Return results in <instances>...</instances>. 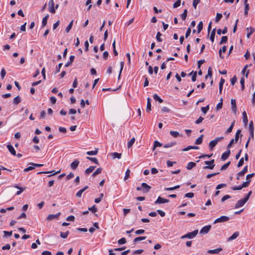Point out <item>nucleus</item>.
Segmentation results:
<instances>
[{"label": "nucleus", "instance_id": "nucleus-62", "mask_svg": "<svg viewBox=\"0 0 255 255\" xmlns=\"http://www.w3.org/2000/svg\"><path fill=\"white\" fill-rule=\"evenodd\" d=\"M200 2V0H193V6L195 9H196L197 5Z\"/></svg>", "mask_w": 255, "mask_h": 255}, {"label": "nucleus", "instance_id": "nucleus-18", "mask_svg": "<svg viewBox=\"0 0 255 255\" xmlns=\"http://www.w3.org/2000/svg\"><path fill=\"white\" fill-rule=\"evenodd\" d=\"M247 183H243L241 185H239L238 186H233L232 187V189L233 190H240L243 189V188H246Z\"/></svg>", "mask_w": 255, "mask_h": 255}, {"label": "nucleus", "instance_id": "nucleus-37", "mask_svg": "<svg viewBox=\"0 0 255 255\" xmlns=\"http://www.w3.org/2000/svg\"><path fill=\"white\" fill-rule=\"evenodd\" d=\"M69 233H70L68 231H67L66 232H61L60 233V237L63 239H66L67 238Z\"/></svg>", "mask_w": 255, "mask_h": 255}, {"label": "nucleus", "instance_id": "nucleus-23", "mask_svg": "<svg viewBox=\"0 0 255 255\" xmlns=\"http://www.w3.org/2000/svg\"><path fill=\"white\" fill-rule=\"evenodd\" d=\"M74 58H75V56L74 55L70 56L69 61H68V62H67L65 64V67H67L69 66H70L74 61Z\"/></svg>", "mask_w": 255, "mask_h": 255}, {"label": "nucleus", "instance_id": "nucleus-20", "mask_svg": "<svg viewBox=\"0 0 255 255\" xmlns=\"http://www.w3.org/2000/svg\"><path fill=\"white\" fill-rule=\"evenodd\" d=\"M239 233L238 232L234 233L228 239V241H231L236 239L239 236Z\"/></svg>", "mask_w": 255, "mask_h": 255}, {"label": "nucleus", "instance_id": "nucleus-44", "mask_svg": "<svg viewBox=\"0 0 255 255\" xmlns=\"http://www.w3.org/2000/svg\"><path fill=\"white\" fill-rule=\"evenodd\" d=\"M235 122L234 121L232 123L231 126H230V127L228 128V129L226 131V133H230L231 132H232V130H233V127L234 126V125H235Z\"/></svg>", "mask_w": 255, "mask_h": 255}, {"label": "nucleus", "instance_id": "nucleus-39", "mask_svg": "<svg viewBox=\"0 0 255 255\" xmlns=\"http://www.w3.org/2000/svg\"><path fill=\"white\" fill-rule=\"evenodd\" d=\"M203 137V135L202 134L200 135V137H199L197 139H196V140L195 141V144H200L202 142Z\"/></svg>", "mask_w": 255, "mask_h": 255}, {"label": "nucleus", "instance_id": "nucleus-14", "mask_svg": "<svg viewBox=\"0 0 255 255\" xmlns=\"http://www.w3.org/2000/svg\"><path fill=\"white\" fill-rule=\"evenodd\" d=\"M79 163H80L78 159H75L74 161H73L71 163V165H70L71 168L73 170L76 169L77 168L78 165L79 164Z\"/></svg>", "mask_w": 255, "mask_h": 255}, {"label": "nucleus", "instance_id": "nucleus-38", "mask_svg": "<svg viewBox=\"0 0 255 255\" xmlns=\"http://www.w3.org/2000/svg\"><path fill=\"white\" fill-rule=\"evenodd\" d=\"M102 171V168H97L96 169V170L93 173L92 176L93 177H95L97 175L100 174L101 173Z\"/></svg>", "mask_w": 255, "mask_h": 255}, {"label": "nucleus", "instance_id": "nucleus-12", "mask_svg": "<svg viewBox=\"0 0 255 255\" xmlns=\"http://www.w3.org/2000/svg\"><path fill=\"white\" fill-rule=\"evenodd\" d=\"M231 154V151L230 150V148L228 149V150L224 152L222 156H221V159L222 160L224 161L226 160L228 157H229L230 155Z\"/></svg>", "mask_w": 255, "mask_h": 255}, {"label": "nucleus", "instance_id": "nucleus-9", "mask_svg": "<svg viewBox=\"0 0 255 255\" xmlns=\"http://www.w3.org/2000/svg\"><path fill=\"white\" fill-rule=\"evenodd\" d=\"M169 201L168 199H166L161 197H158L157 199L155 201V204H163L165 203H168Z\"/></svg>", "mask_w": 255, "mask_h": 255}, {"label": "nucleus", "instance_id": "nucleus-5", "mask_svg": "<svg viewBox=\"0 0 255 255\" xmlns=\"http://www.w3.org/2000/svg\"><path fill=\"white\" fill-rule=\"evenodd\" d=\"M205 163L206 165H208L207 166H205L203 167L204 169H213L215 166L214 164V159H212L210 161H205Z\"/></svg>", "mask_w": 255, "mask_h": 255}, {"label": "nucleus", "instance_id": "nucleus-40", "mask_svg": "<svg viewBox=\"0 0 255 255\" xmlns=\"http://www.w3.org/2000/svg\"><path fill=\"white\" fill-rule=\"evenodd\" d=\"M176 144V142H171L165 144L164 145V148L171 147L175 145Z\"/></svg>", "mask_w": 255, "mask_h": 255}, {"label": "nucleus", "instance_id": "nucleus-45", "mask_svg": "<svg viewBox=\"0 0 255 255\" xmlns=\"http://www.w3.org/2000/svg\"><path fill=\"white\" fill-rule=\"evenodd\" d=\"M161 146L162 144L161 143L157 140H155L154 143V146L153 147L152 150H154L156 147H159Z\"/></svg>", "mask_w": 255, "mask_h": 255}, {"label": "nucleus", "instance_id": "nucleus-22", "mask_svg": "<svg viewBox=\"0 0 255 255\" xmlns=\"http://www.w3.org/2000/svg\"><path fill=\"white\" fill-rule=\"evenodd\" d=\"M96 166H91L88 168L86 169L85 173L86 174H89L90 173H92L95 169Z\"/></svg>", "mask_w": 255, "mask_h": 255}, {"label": "nucleus", "instance_id": "nucleus-2", "mask_svg": "<svg viewBox=\"0 0 255 255\" xmlns=\"http://www.w3.org/2000/svg\"><path fill=\"white\" fill-rule=\"evenodd\" d=\"M198 233V230H194L192 232L188 233L187 234H185V235L182 236L181 237V239H185V238L193 239L197 235Z\"/></svg>", "mask_w": 255, "mask_h": 255}, {"label": "nucleus", "instance_id": "nucleus-15", "mask_svg": "<svg viewBox=\"0 0 255 255\" xmlns=\"http://www.w3.org/2000/svg\"><path fill=\"white\" fill-rule=\"evenodd\" d=\"M222 251L221 248H219L214 250H210L207 251V253L211 254H217Z\"/></svg>", "mask_w": 255, "mask_h": 255}, {"label": "nucleus", "instance_id": "nucleus-1", "mask_svg": "<svg viewBox=\"0 0 255 255\" xmlns=\"http://www.w3.org/2000/svg\"><path fill=\"white\" fill-rule=\"evenodd\" d=\"M241 129H238L237 130V131L236 132V135H235V139H232L230 143L228 144V145H227V148L229 149L230 148L232 144L234 143H236L237 142L238 140H239V136H240V135L241 134Z\"/></svg>", "mask_w": 255, "mask_h": 255}, {"label": "nucleus", "instance_id": "nucleus-8", "mask_svg": "<svg viewBox=\"0 0 255 255\" xmlns=\"http://www.w3.org/2000/svg\"><path fill=\"white\" fill-rule=\"evenodd\" d=\"M141 187L142 188V191L144 193H147L151 189V187L145 183H142L141 184Z\"/></svg>", "mask_w": 255, "mask_h": 255}, {"label": "nucleus", "instance_id": "nucleus-31", "mask_svg": "<svg viewBox=\"0 0 255 255\" xmlns=\"http://www.w3.org/2000/svg\"><path fill=\"white\" fill-rule=\"evenodd\" d=\"M227 49V47L226 46H224L222 49H220L219 51V56L221 58L223 59L224 56L222 55V52H225Z\"/></svg>", "mask_w": 255, "mask_h": 255}, {"label": "nucleus", "instance_id": "nucleus-51", "mask_svg": "<svg viewBox=\"0 0 255 255\" xmlns=\"http://www.w3.org/2000/svg\"><path fill=\"white\" fill-rule=\"evenodd\" d=\"M198 33H200L203 29V23L202 21H200L197 26Z\"/></svg>", "mask_w": 255, "mask_h": 255}, {"label": "nucleus", "instance_id": "nucleus-10", "mask_svg": "<svg viewBox=\"0 0 255 255\" xmlns=\"http://www.w3.org/2000/svg\"><path fill=\"white\" fill-rule=\"evenodd\" d=\"M246 202H247L245 201L244 199H243L238 201L237 203L235 204V208L237 209V208L242 207V206H243L245 205V204Z\"/></svg>", "mask_w": 255, "mask_h": 255}, {"label": "nucleus", "instance_id": "nucleus-28", "mask_svg": "<svg viewBox=\"0 0 255 255\" xmlns=\"http://www.w3.org/2000/svg\"><path fill=\"white\" fill-rule=\"evenodd\" d=\"M191 149H198L199 147L197 146H188L186 148H183L182 151H186Z\"/></svg>", "mask_w": 255, "mask_h": 255}, {"label": "nucleus", "instance_id": "nucleus-21", "mask_svg": "<svg viewBox=\"0 0 255 255\" xmlns=\"http://www.w3.org/2000/svg\"><path fill=\"white\" fill-rule=\"evenodd\" d=\"M151 99L150 98H148L147 99V106H146V111L147 112H149L151 110Z\"/></svg>", "mask_w": 255, "mask_h": 255}, {"label": "nucleus", "instance_id": "nucleus-36", "mask_svg": "<svg viewBox=\"0 0 255 255\" xmlns=\"http://www.w3.org/2000/svg\"><path fill=\"white\" fill-rule=\"evenodd\" d=\"M135 138L132 137L128 143V147L129 148L131 147L135 142Z\"/></svg>", "mask_w": 255, "mask_h": 255}, {"label": "nucleus", "instance_id": "nucleus-43", "mask_svg": "<svg viewBox=\"0 0 255 255\" xmlns=\"http://www.w3.org/2000/svg\"><path fill=\"white\" fill-rule=\"evenodd\" d=\"M87 159L93 161L96 164L99 165V164L98 159L96 157H87Z\"/></svg>", "mask_w": 255, "mask_h": 255}, {"label": "nucleus", "instance_id": "nucleus-27", "mask_svg": "<svg viewBox=\"0 0 255 255\" xmlns=\"http://www.w3.org/2000/svg\"><path fill=\"white\" fill-rule=\"evenodd\" d=\"M228 31V28L227 27H225L223 30H222L221 29H218L217 31V33L218 35H221V33L225 34H226Z\"/></svg>", "mask_w": 255, "mask_h": 255}, {"label": "nucleus", "instance_id": "nucleus-56", "mask_svg": "<svg viewBox=\"0 0 255 255\" xmlns=\"http://www.w3.org/2000/svg\"><path fill=\"white\" fill-rule=\"evenodd\" d=\"M162 35L161 33L160 32H158L157 33L156 36V39L157 41L158 42H161L162 39L160 38L161 36Z\"/></svg>", "mask_w": 255, "mask_h": 255}, {"label": "nucleus", "instance_id": "nucleus-17", "mask_svg": "<svg viewBox=\"0 0 255 255\" xmlns=\"http://www.w3.org/2000/svg\"><path fill=\"white\" fill-rule=\"evenodd\" d=\"M7 148L8 149L9 151L10 152V153L13 155H16V151L14 149V147L11 144H8L7 145Z\"/></svg>", "mask_w": 255, "mask_h": 255}, {"label": "nucleus", "instance_id": "nucleus-50", "mask_svg": "<svg viewBox=\"0 0 255 255\" xmlns=\"http://www.w3.org/2000/svg\"><path fill=\"white\" fill-rule=\"evenodd\" d=\"M228 40V37L227 36H223L221 38V40L220 42V44H222L223 43H226Z\"/></svg>", "mask_w": 255, "mask_h": 255}, {"label": "nucleus", "instance_id": "nucleus-58", "mask_svg": "<svg viewBox=\"0 0 255 255\" xmlns=\"http://www.w3.org/2000/svg\"><path fill=\"white\" fill-rule=\"evenodd\" d=\"M181 4V0H177L173 5V8H175L179 7Z\"/></svg>", "mask_w": 255, "mask_h": 255}, {"label": "nucleus", "instance_id": "nucleus-61", "mask_svg": "<svg viewBox=\"0 0 255 255\" xmlns=\"http://www.w3.org/2000/svg\"><path fill=\"white\" fill-rule=\"evenodd\" d=\"M244 157H242L240 159V160H239L238 163V167H241L243 164H244Z\"/></svg>", "mask_w": 255, "mask_h": 255}, {"label": "nucleus", "instance_id": "nucleus-47", "mask_svg": "<svg viewBox=\"0 0 255 255\" xmlns=\"http://www.w3.org/2000/svg\"><path fill=\"white\" fill-rule=\"evenodd\" d=\"M130 170L129 169H128L126 172L125 176L124 177V180L125 181L129 178V177L130 176Z\"/></svg>", "mask_w": 255, "mask_h": 255}, {"label": "nucleus", "instance_id": "nucleus-57", "mask_svg": "<svg viewBox=\"0 0 255 255\" xmlns=\"http://www.w3.org/2000/svg\"><path fill=\"white\" fill-rule=\"evenodd\" d=\"M127 241H126V238H121V239H120L118 241V243L119 244V245H123V244H125L126 243Z\"/></svg>", "mask_w": 255, "mask_h": 255}, {"label": "nucleus", "instance_id": "nucleus-35", "mask_svg": "<svg viewBox=\"0 0 255 255\" xmlns=\"http://www.w3.org/2000/svg\"><path fill=\"white\" fill-rule=\"evenodd\" d=\"M21 102V98L19 96L15 97L13 99V103L15 105H18L19 103Z\"/></svg>", "mask_w": 255, "mask_h": 255}, {"label": "nucleus", "instance_id": "nucleus-46", "mask_svg": "<svg viewBox=\"0 0 255 255\" xmlns=\"http://www.w3.org/2000/svg\"><path fill=\"white\" fill-rule=\"evenodd\" d=\"M146 238V237H145V236H143V237H137V238H135L134 239V242H139V241H142V240H145Z\"/></svg>", "mask_w": 255, "mask_h": 255}, {"label": "nucleus", "instance_id": "nucleus-7", "mask_svg": "<svg viewBox=\"0 0 255 255\" xmlns=\"http://www.w3.org/2000/svg\"><path fill=\"white\" fill-rule=\"evenodd\" d=\"M48 5L49 7V11L52 13H55V9L54 8V0H49Z\"/></svg>", "mask_w": 255, "mask_h": 255}, {"label": "nucleus", "instance_id": "nucleus-26", "mask_svg": "<svg viewBox=\"0 0 255 255\" xmlns=\"http://www.w3.org/2000/svg\"><path fill=\"white\" fill-rule=\"evenodd\" d=\"M48 17H49V15L47 14L45 16H44L43 18L42 21V27H44V26H46L47 22V20H48Z\"/></svg>", "mask_w": 255, "mask_h": 255}, {"label": "nucleus", "instance_id": "nucleus-6", "mask_svg": "<svg viewBox=\"0 0 255 255\" xmlns=\"http://www.w3.org/2000/svg\"><path fill=\"white\" fill-rule=\"evenodd\" d=\"M211 228V225H207L203 227L200 231V233L201 234H207Z\"/></svg>", "mask_w": 255, "mask_h": 255}, {"label": "nucleus", "instance_id": "nucleus-25", "mask_svg": "<svg viewBox=\"0 0 255 255\" xmlns=\"http://www.w3.org/2000/svg\"><path fill=\"white\" fill-rule=\"evenodd\" d=\"M110 155H111L113 157V159H115L116 158L120 159L121 158L122 154L117 152H113L111 153Z\"/></svg>", "mask_w": 255, "mask_h": 255}, {"label": "nucleus", "instance_id": "nucleus-29", "mask_svg": "<svg viewBox=\"0 0 255 255\" xmlns=\"http://www.w3.org/2000/svg\"><path fill=\"white\" fill-rule=\"evenodd\" d=\"M196 165V163L193 162H190L188 163L186 168L188 170H191L192 168H193L194 167H195Z\"/></svg>", "mask_w": 255, "mask_h": 255}, {"label": "nucleus", "instance_id": "nucleus-4", "mask_svg": "<svg viewBox=\"0 0 255 255\" xmlns=\"http://www.w3.org/2000/svg\"><path fill=\"white\" fill-rule=\"evenodd\" d=\"M230 218L228 216H222L220 217L217 218L214 221V224H217L218 223H224L227 222L229 220Z\"/></svg>", "mask_w": 255, "mask_h": 255}, {"label": "nucleus", "instance_id": "nucleus-59", "mask_svg": "<svg viewBox=\"0 0 255 255\" xmlns=\"http://www.w3.org/2000/svg\"><path fill=\"white\" fill-rule=\"evenodd\" d=\"M222 106H223V99H221L220 102H219L217 105V107H216L217 110L221 109L222 108Z\"/></svg>", "mask_w": 255, "mask_h": 255}, {"label": "nucleus", "instance_id": "nucleus-24", "mask_svg": "<svg viewBox=\"0 0 255 255\" xmlns=\"http://www.w3.org/2000/svg\"><path fill=\"white\" fill-rule=\"evenodd\" d=\"M243 120L245 125H247L248 123V117L245 111L243 112Z\"/></svg>", "mask_w": 255, "mask_h": 255}, {"label": "nucleus", "instance_id": "nucleus-41", "mask_svg": "<svg viewBox=\"0 0 255 255\" xmlns=\"http://www.w3.org/2000/svg\"><path fill=\"white\" fill-rule=\"evenodd\" d=\"M170 134L174 137H177L180 135L179 133L176 131L171 130L170 131Z\"/></svg>", "mask_w": 255, "mask_h": 255}, {"label": "nucleus", "instance_id": "nucleus-32", "mask_svg": "<svg viewBox=\"0 0 255 255\" xmlns=\"http://www.w3.org/2000/svg\"><path fill=\"white\" fill-rule=\"evenodd\" d=\"M98 152V149L96 148L95 150L87 151V154L89 155H97Z\"/></svg>", "mask_w": 255, "mask_h": 255}, {"label": "nucleus", "instance_id": "nucleus-49", "mask_svg": "<svg viewBox=\"0 0 255 255\" xmlns=\"http://www.w3.org/2000/svg\"><path fill=\"white\" fill-rule=\"evenodd\" d=\"M212 75V69L209 67L208 69V74L206 75L205 78L207 79L208 76L211 77Z\"/></svg>", "mask_w": 255, "mask_h": 255}, {"label": "nucleus", "instance_id": "nucleus-53", "mask_svg": "<svg viewBox=\"0 0 255 255\" xmlns=\"http://www.w3.org/2000/svg\"><path fill=\"white\" fill-rule=\"evenodd\" d=\"M240 83L241 84V90L244 91L245 89V79L244 78H242L240 80Z\"/></svg>", "mask_w": 255, "mask_h": 255}, {"label": "nucleus", "instance_id": "nucleus-13", "mask_svg": "<svg viewBox=\"0 0 255 255\" xmlns=\"http://www.w3.org/2000/svg\"><path fill=\"white\" fill-rule=\"evenodd\" d=\"M60 214V212H59L56 214H49L47 217V220L48 221H50L53 220V219H57L59 217Z\"/></svg>", "mask_w": 255, "mask_h": 255}, {"label": "nucleus", "instance_id": "nucleus-48", "mask_svg": "<svg viewBox=\"0 0 255 255\" xmlns=\"http://www.w3.org/2000/svg\"><path fill=\"white\" fill-rule=\"evenodd\" d=\"M230 163H231L230 161H229L227 163H225L224 165H223L221 167V170H226V169H227L228 167H229V166L230 165Z\"/></svg>", "mask_w": 255, "mask_h": 255}, {"label": "nucleus", "instance_id": "nucleus-3", "mask_svg": "<svg viewBox=\"0 0 255 255\" xmlns=\"http://www.w3.org/2000/svg\"><path fill=\"white\" fill-rule=\"evenodd\" d=\"M223 137H217L214 140H212L209 143V147L211 150H212L214 147L216 145L218 142L223 139Z\"/></svg>", "mask_w": 255, "mask_h": 255}, {"label": "nucleus", "instance_id": "nucleus-64", "mask_svg": "<svg viewBox=\"0 0 255 255\" xmlns=\"http://www.w3.org/2000/svg\"><path fill=\"white\" fill-rule=\"evenodd\" d=\"M237 79L236 76H234V77L231 79V83L232 85H234V84L237 82Z\"/></svg>", "mask_w": 255, "mask_h": 255}, {"label": "nucleus", "instance_id": "nucleus-60", "mask_svg": "<svg viewBox=\"0 0 255 255\" xmlns=\"http://www.w3.org/2000/svg\"><path fill=\"white\" fill-rule=\"evenodd\" d=\"M4 236L5 237H9L12 235V231H3Z\"/></svg>", "mask_w": 255, "mask_h": 255}, {"label": "nucleus", "instance_id": "nucleus-16", "mask_svg": "<svg viewBox=\"0 0 255 255\" xmlns=\"http://www.w3.org/2000/svg\"><path fill=\"white\" fill-rule=\"evenodd\" d=\"M60 170H59L56 172H54V171H40V172H39L37 173V174H47V173H53L51 175H49L48 176V177H50L51 176H52V175H55L56 174H58L59 173H60Z\"/></svg>", "mask_w": 255, "mask_h": 255}, {"label": "nucleus", "instance_id": "nucleus-19", "mask_svg": "<svg viewBox=\"0 0 255 255\" xmlns=\"http://www.w3.org/2000/svg\"><path fill=\"white\" fill-rule=\"evenodd\" d=\"M248 165L245 166L243 169L238 173V176H244V175L248 172Z\"/></svg>", "mask_w": 255, "mask_h": 255}, {"label": "nucleus", "instance_id": "nucleus-30", "mask_svg": "<svg viewBox=\"0 0 255 255\" xmlns=\"http://www.w3.org/2000/svg\"><path fill=\"white\" fill-rule=\"evenodd\" d=\"M215 33H216V29L214 28L211 32L210 37V39L212 42H213L214 41Z\"/></svg>", "mask_w": 255, "mask_h": 255}, {"label": "nucleus", "instance_id": "nucleus-52", "mask_svg": "<svg viewBox=\"0 0 255 255\" xmlns=\"http://www.w3.org/2000/svg\"><path fill=\"white\" fill-rule=\"evenodd\" d=\"M180 187V185H176L175 186H174L173 187H168V188H165V190L166 191H172L176 189H178Z\"/></svg>", "mask_w": 255, "mask_h": 255}, {"label": "nucleus", "instance_id": "nucleus-63", "mask_svg": "<svg viewBox=\"0 0 255 255\" xmlns=\"http://www.w3.org/2000/svg\"><path fill=\"white\" fill-rule=\"evenodd\" d=\"M185 197L191 198L194 197V193L192 192L188 193L185 194Z\"/></svg>", "mask_w": 255, "mask_h": 255}, {"label": "nucleus", "instance_id": "nucleus-11", "mask_svg": "<svg viewBox=\"0 0 255 255\" xmlns=\"http://www.w3.org/2000/svg\"><path fill=\"white\" fill-rule=\"evenodd\" d=\"M255 175V173H253L251 174H248L246 176V181L244 182V183H247L246 187H248L250 185V183L251 181V178L253 177Z\"/></svg>", "mask_w": 255, "mask_h": 255}, {"label": "nucleus", "instance_id": "nucleus-33", "mask_svg": "<svg viewBox=\"0 0 255 255\" xmlns=\"http://www.w3.org/2000/svg\"><path fill=\"white\" fill-rule=\"evenodd\" d=\"M153 99L155 101H158L160 103L163 102V100L160 98L156 94H155L153 95Z\"/></svg>", "mask_w": 255, "mask_h": 255}, {"label": "nucleus", "instance_id": "nucleus-55", "mask_svg": "<svg viewBox=\"0 0 255 255\" xmlns=\"http://www.w3.org/2000/svg\"><path fill=\"white\" fill-rule=\"evenodd\" d=\"M209 110V105H207L206 107L201 108V111L204 114H206Z\"/></svg>", "mask_w": 255, "mask_h": 255}, {"label": "nucleus", "instance_id": "nucleus-42", "mask_svg": "<svg viewBox=\"0 0 255 255\" xmlns=\"http://www.w3.org/2000/svg\"><path fill=\"white\" fill-rule=\"evenodd\" d=\"M73 20H72L70 23L69 24H68V25L66 27V32H69L70 31V30H71L72 27V25H73Z\"/></svg>", "mask_w": 255, "mask_h": 255}, {"label": "nucleus", "instance_id": "nucleus-34", "mask_svg": "<svg viewBox=\"0 0 255 255\" xmlns=\"http://www.w3.org/2000/svg\"><path fill=\"white\" fill-rule=\"evenodd\" d=\"M187 9H185L184 10L183 12L181 15V17L183 20H185L187 15Z\"/></svg>", "mask_w": 255, "mask_h": 255}, {"label": "nucleus", "instance_id": "nucleus-54", "mask_svg": "<svg viewBox=\"0 0 255 255\" xmlns=\"http://www.w3.org/2000/svg\"><path fill=\"white\" fill-rule=\"evenodd\" d=\"M222 17V14L220 13H217V15H216V19H215L216 22H219Z\"/></svg>", "mask_w": 255, "mask_h": 255}]
</instances>
